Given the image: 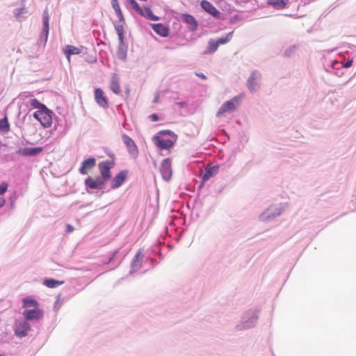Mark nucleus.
Instances as JSON below:
<instances>
[{"mask_svg":"<svg viewBox=\"0 0 356 356\" xmlns=\"http://www.w3.org/2000/svg\"><path fill=\"white\" fill-rule=\"evenodd\" d=\"M33 117L46 128L50 127L52 124V112L47 107L42 110H38L33 114Z\"/></svg>","mask_w":356,"mask_h":356,"instance_id":"1","label":"nucleus"},{"mask_svg":"<svg viewBox=\"0 0 356 356\" xmlns=\"http://www.w3.org/2000/svg\"><path fill=\"white\" fill-rule=\"evenodd\" d=\"M170 131H163L159 133V136L154 137L153 140L154 144L161 149H168L174 145V141L167 138L165 136L169 134Z\"/></svg>","mask_w":356,"mask_h":356,"instance_id":"2","label":"nucleus"},{"mask_svg":"<svg viewBox=\"0 0 356 356\" xmlns=\"http://www.w3.org/2000/svg\"><path fill=\"white\" fill-rule=\"evenodd\" d=\"M239 97H234L231 100L225 102L219 108L216 113L217 117L225 115L226 113L234 111L239 106Z\"/></svg>","mask_w":356,"mask_h":356,"instance_id":"3","label":"nucleus"},{"mask_svg":"<svg viewBox=\"0 0 356 356\" xmlns=\"http://www.w3.org/2000/svg\"><path fill=\"white\" fill-rule=\"evenodd\" d=\"M30 330L31 326L27 321L21 320L16 321L14 332L17 337L22 338L27 336Z\"/></svg>","mask_w":356,"mask_h":356,"instance_id":"4","label":"nucleus"},{"mask_svg":"<svg viewBox=\"0 0 356 356\" xmlns=\"http://www.w3.org/2000/svg\"><path fill=\"white\" fill-rule=\"evenodd\" d=\"M113 161H106L99 163L98 167L101 174L100 178L104 181L109 179L111 177V169L114 166Z\"/></svg>","mask_w":356,"mask_h":356,"instance_id":"5","label":"nucleus"},{"mask_svg":"<svg viewBox=\"0 0 356 356\" xmlns=\"http://www.w3.org/2000/svg\"><path fill=\"white\" fill-rule=\"evenodd\" d=\"M160 170L163 179L168 181L171 178L172 170L170 159H165L163 161Z\"/></svg>","mask_w":356,"mask_h":356,"instance_id":"6","label":"nucleus"},{"mask_svg":"<svg viewBox=\"0 0 356 356\" xmlns=\"http://www.w3.org/2000/svg\"><path fill=\"white\" fill-rule=\"evenodd\" d=\"M85 185L90 189H102L104 186V181L99 177L95 179L92 177H88L85 180Z\"/></svg>","mask_w":356,"mask_h":356,"instance_id":"7","label":"nucleus"},{"mask_svg":"<svg viewBox=\"0 0 356 356\" xmlns=\"http://www.w3.org/2000/svg\"><path fill=\"white\" fill-rule=\"evenodd\" d=\"M43 315L42 312L39 307H35L33 309H26L23 312V316L26 321L29 320H38L42 318Z\"/></svg>","mask_w":356,"mask_h":356,"instance_id":"8","label":"nucleus"},{"mask_svg":"<svg viewBox=\"0 0 356 356\" xmlns=\"http://www.w3.org/2000/svg\"><path fill=\"white\" fill-rule=\"evenodd\" d=\"M96 165V159L93 157H90L84 159L81 163L79 168V172L81 175H86Z\"/></svg>","mask_w":356,"mask_h":356,"instance_id":"9","label":"nucleus"},{"mask_svg":"<svg viewBox=\"0 0 356 356\" xmlns=\"http://www.w3.org/2000/svg\"><path fill=\"white\" fill-rule=\"evenodd\" d=\"M129 171L124 170L117 174L112 181L111 188H118L121 186L126 180Z\"/></svg>","mask_w":356,"mask_h":356,"instance_id":"10","label":"nucleus"},{"mask_svg":"<svg viewBox=\"0 0 356 356\" xmlns=\"http://www.w3.org/2000/svg\"><path fill=\"white\" fill-rule=\"evenodd\" d=\"M122 140L126 145L129 152L134 156H136L138 154V147L134 141L127 135H122Z\"/></svg>","mask_w":356,"mask_h":356,"instance_id":"11","label":"nucleus"},{"mask_svg":"<svg viewBox=\"0 0 356 356\" xmlns=\"http://www.w3.org/2000/svg\"><path fill=\"white\" fill-rule=\"evenodd\" d=\"M95 99L97 104L104 108L108 107L106 97L104 96V91L101 88H96L95 90Z\"/></svg>","mask_w":356,"mask_h":356,"instance_id":"12","label":"nucleus"},{"mask_svg":"<svg viewBox=\"0 0 356 356\" xmlns=\"http://www.w3.org/2000/svg\"><path fill=\"white\" fill-rule=\"evenodd\" d=\"M200 5L204 10H205L213 17L216 18L220 17V13L209 1L207 0H202Z\"/></svg>","mask_w":356,"mask_h":356,"instance_id":"13","label":"nucleus"},{"mask_svg":"<svg viewBox=\"0 0 356 356\" xmlns=\"http://www.w3.org/2000/svg\"><path fill=\"white\" fill-rule=\"evenodd\" d=\"M43 151L42 147H25L18 150L17 153L22 156H36Z\"/></svg>","mask_w":356,"mask_h":356,"instance_id":"14","label":"nucleus"},{"mask_svg":"<svg viewBox=\"0 0 356 356\" xmlns=\"http://www.w3.org/2000/svg\"><path fill=\"white\" fill-rule=\"evenodd\" d=\"M181 17L191 31H193L197 29L198 23L193 16L189 14H183Z\"/></svg>","mask_w":356,"mask_h":356,"instance_id":"15","label":"nucleus"},{"mask_svg":"<svg viewBox=\"0 0 356 356\" xmlns=\"http://www.w3.org/2000/svg\"><path fill=\"white\" fill-rule=\"evenodd\" d=\"M151 26L152 29L160 36L161 37H167L169 35L170 30L169 29L163 25L161 23L159 24H152Z\"/></svg>","mask_w":356,"mask_h":356,"instance_id":"16","label":"nucleus"},{"mask_svg":"<svg viewBox=\"0 0 356 356\" xmlns=\"http://www.w3.org/2000/svg\"><path fill=\"white\" fill-rule=\"evenodd\" d=\"M83 47H76L73 45H67L64 49V53L69 63H70V57L74 54H79L82 51Z\"/></svg>","mask_w":356,"mask_h":356,"instance_id":"17","label":"nucleus"},{"mask_svg":"<svg viewBox=\"0 0 356 356\" xmlns=\"http://www.w3.org/2000/svg\"><path fill=\"white\" fill-rule=\"evenodd\" d=\"M289 3V0H268L267 4L276 9H283Z\"/></svg>","mask_w":356,"mask_h":356,"instance_id":"18","label":"nucleus"},{"mask_svg":"<svg viewBox=\"0 0 356 356\" xmlns=\"http://www.w3.org/2000/svg\"><path fill=\"white\" fill-rule=\"evenodd\" d=\"M139 15L152 21L159 20V17L154 15L152 10L149 7H145L144 9L142 8V14Z\"/></svg>","mask_w":356,"mask_h":356,"instance_id":"19","label":"nucleus"},{"mask_svg":"<svg viewBox=\"0 0 356 356\" xmlns=\"http://www.w3.org/2000/svg\"><path fill=\"white\" fill-rule=\"evenodd\" d=\"M110 88H111V90L115 94H119L121 92V88L120 86V80L118 76H113L112 77Z\"/></svg>","mask_w":356,"mask_h":356,"instance_id":"20","label":"nucleus"},{"mask_svg":"<svg viewBox=\"0 0 356 356\" xmlns=\"http://www.w3.org/2000/svg\"><path fill=\"white\" fill-rule=\"evenodd\" d=\"M260 74L257 72H253L248 81V88L251 90H254L255 89V86L257 85L256 81L259 78Z\"/></svg>","mask_w":356,"mask_h":356,"instance_id":"21","label":"nucleus"},{"mask_svg":"<svg viewBox=\"0 0 356 356\" xmlns=\"http://www.w3.org/2000/svg\"><path fill=\"white\" fill-rule=\"evenodd\" d=\"M23 307H38L39 306L38 302L32 298H30V297H26L25 298L23 299Z\"/></svg>","mask_w":356,"mask_h":356,"instance_id":"22","label":"nucleus"},{"mask_svg":"<svg viewBox=\"0 0 356 356\" xmlns=\"http://www.w3.org/2000/svg\"><path fill=\"white\" fill-rule=\"evenodd\" d=\"M64 283L63 281H58L54 279L45 280L43 282L44 285L47 286L48 288H55L61 285Z\"/></svg>","mask_w":356,"mask_h":356,"instance_id":"23","label":"nucleus"},{"mask_svg":"<svg viewBox=\"0 0 356 356\" xmlns=\"http://www.w3.org/2000/svg\"><path fill=\"white\" fill-rule=\"evenodd\" d=\"M218 172V167H212L207 170L202 175L203 181L208 180L210 177L214 176Z\"/></svg>","mask_w":356,"mask_h":356,"instance_id":"24","label":"nucleus"},{"mask_svg":"<svg viewBox=\"0 0 356 356\" xmlns=\"http://www.w3.org/2000/svg\"><path fill=\"white\" fill-rule=\"evenodd\" d=\"M10 130V126L8 122L7 117L0 120V131L3 132H8Z\"/></svg>","mask_w":356,"mask_h":356,"instance_id":"25","label":"nucleus"},{"mask_svg":"<svg viewBox=\"0 0 356 356\" xmlns=\"http://www.w3.org/2000/svg\"><path fill=\"white\" fill-rule=\"evenodd\" d=\"M29 103H30V105L33 108H37L38 110H42V109L45 108V107H46V106L44 104H42L36 99H30Z\"/></svg>","mask_w":356,"mask_h":356,"instance_id":"26","label":"nucleus"},{"mask_svg":"<svg viewBox=\"0 0 356 356\" xmlns=\"http://www.w3.org/2000/svg\"><path fill=\"white\" fill-rule=\"evenodd\" d=\"M218 47V44L216 40H211L209 41L207 52L213 53L215 52Z\"/></svg>","mask_w":356,"mask_h":356,"instance_id":"27","label":"nucleus"},{"mask_svg":"<svg viewBox=\"0 0 356 356\" xmlns=\"http://www.w3.org/2000/svg\"><path fill=\"white\" fill-rule=\"evenodd\" d=\"M124 22H120V24H116L115 26V29L118 33L119 39L120 41H122L123 40V35H124V27H123Z\"/></svg>","mask_w":356,"mask_h":356,"instance_id":"28","label":"nucleus"},{"mask_svg":"<svg viewBox=\"0 0 356 356\" xmlns=\"http://www.w3.org/2000/svg\"><path fill=\"white\" fill-rule=\"evenodd\" d=\"M127 1L138 14H142V8L136 0H127Z\"/></svg>","mask_w":356,"mask_h":356,"instance_id":"29","label":"nucleus"},{"mask_svg":"<svg viewBox=\"0 0 356 356\" xmlns=\"http://www.w3.org/2000/svg\"><path fill=\"white\" fill-rule=\"evenodd\" d=\"M232 32L229 33L225 37L219 38L218 40H216L218 46L220 44H224L227 43L228 41L230 40V38L232 37Z\"/></svg>","mask_w":356,"mask_h":356,"instance_id":"30","label":"nucleus"},{"mask_svg":"<svg viewBox=\"0 0 356 356\" xmlns=\"http://www.w3.org/2000/svg\"><path fill=\"white\" fill-rule=\"evenodd\" d=\"M43 20H44V31H45L46 35H47L48 32H49V15H48L47 13H44Z\"/></svg>","mask_w":356,"mask_h":356,"instance_id":"31","label":"nucleus"},{"mask_svg":"<svg viewBox=\"0 0 356 356\" xmlns=\"http://www.w3.org/2000/svg\"><path fill=\"white\" fill-rule=\"evenodd\" d=\"M8 184L6 182H2L0 184V195L4 194L8 189Z\"/></svg>","mask_w":356,"mask_h":356,"instance_id":"32","label":"nucleus"},{"mask_svg":"<svg viewBox=\"0 0 356 356\" xmlns=\"http://www.w3.org/2000/svg\"><path fill=\"white\" fill-rule=\"evenodd\" d=\"M111 5L115 11L120 10V4L118 0H111Z\"/></svg>","mask_w":356,"mask_h":356,"instance_id":"33","label":"nucleus"},{"mask_svg":"<svg viewBox=\"0 0 356 356\" xmlns=\"http://www.w3.org/2000/svg\"><path fill=\"white\" fill-rule=\"evenodd\" d=\"M115 13L119 19V22H124V18L121 9L115 11Z\"/></svg>","mask_w":356,"mask_h":356,"instance_id":"34","label":"nucleus"},{"mask_svg":"<svg viewBox=\"0 0 356 356\" xmlns=\"http://www.w3.org/2000/svg\"><path fill=\"white\" fill-rule=\"evenodd\" d=\"M23 13H24V8H18L15 10V15L17 17H19V15H22Z\"/></svg>","mask_w":356,"mask_h":356,"instance_id":"35","label":"nucleus"},{"mask_svg":"<svg viewBox=\"0 0 356 356\" xmlns=\"http://www.w3.org/2000/svg\"><path fill=\"white\" fill-rule=\"evenodd\" d=\"M353 65V60H348L344 65L343 67L346 68L350 67Z\"/></svg>","mask_w":356,"mask_h":356,"instance_id":"36","label":"nucleus"},{"mask_svg":"<svg viewBox=\"0 0 356 356\" xmlns=\"http://www.w3.org/2000/svg\"><path fill=\"white\" fill-rule=\"evenodd\" d=\"M66 228H67V232L68 233H71L74 231V227L70 225H67Z\"/></svg>","mask_w":356,"mask_h":356,"instance_id":"37","label":"nucleus"},{"mask_svg":"<svg viewBox=\"0 0 356 356\" xmlns=\"http://www.w3.org/2000/svg\"><path fill=\"white\" fill-rule=\"evenodd\" d=\"M149 118H150L152 121H154V122L157 121V120H158V119H159V118H158V116H157V115H156V114H152V115H151L149 116Z\"/></svg>","mask_w":356,"mask_h":356,"instance_id":"38","label":"nucleus"},{"mask_svg":"<svg viewBox=\"0 0 356 356\" xmlns=\"http://www.w3.org/2000/svg\"><path fill=\"white\" fill-rule=\"evenodd\" d=\"M6 200L4 198L0 197V208L3 207L6 204Z\"/></svg>","mask_w":356,"mask_h":356,"instance_id":"39","label":"nucleus"},{"mask_svg":"<svg viewBox=\"0 0 356 356\" xmlns=\"http://www.w3.org/2000/svg\"><path fill=\"white\" fill-rule=\"evenodd\" d=\"M196 75L197 76L203 79H207L206 76L204 74H202V73H200V74L199 73H196Z\"/></svg>","mask_w":356,"mask_h":356,"instance_id":"40","label":"nucleus"},{"mask_svg":"<svg viewBox=\"0 0 356 356\" xmlns=\"http://www.w3.org/2000/svg\"><path fill=\"white\" fill-rule=\"evenodd\" d=\"M0 356H6V355L0 354Z\"/></svg>","mask_w":356,"mask_h":356,"instance_id":"41","label":"nucleus"}]
</instances>
